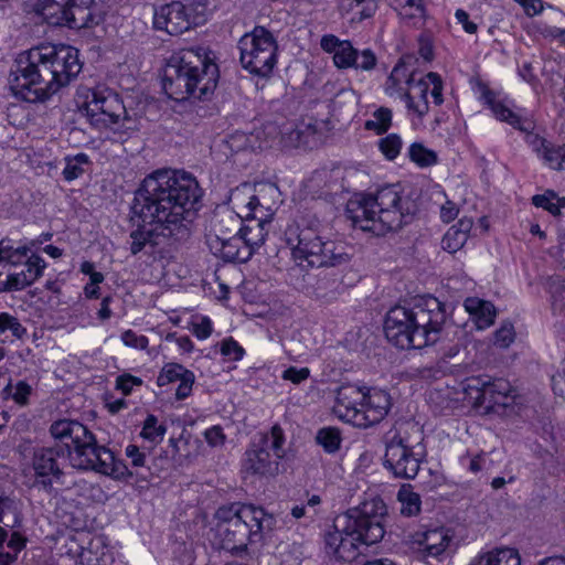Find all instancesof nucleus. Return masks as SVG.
I'll return each mask as SVG.
<instances>
[{"instance_id":"40","label":"nucleus","mask_w":565,"mask_h":565,"mask_svg":"<svg viewBox=\"0 0 565 565\" xmlns=\"http://www.w3.org/2000/svg\"><path fill=\"white\" fill-rule=\"evenodd\" d=\"M392 125V110L386 107H381L376 109L372 118L366 120L364 124V128L366 130H373L377 135L385 134Z\"/></svg>"},{"instance_id":"29","label":"nucleus","mask_w":565,"mask_h":565,"mask_svg":"<svg viewBox=\"0 0 565 565\" xmlns=\"http://www.w3.org/2000/svg\"><path fill=\"white\" fill-rule=\"evenodd\" d=\"M469 565H521V556L516 548L497 547L477 555Z\"/></svg>"},{"instance_id":"51","label":"nucleus","mask_w":565,"mask_h":565,"mask_svg":"<svg viewBox=\"0 0 565 565\" xmlns=\"http://www.w3.org/2000/svg\"><path fill=\"white\" fill-rule=\"evenodd\" d=\"M376 65V56L370 49H365L362 52L356 50V57H354V65L352 67L362 71H371Z\"/></svg>"},{"instance_id":"38","label":"nucleus","mask_w":565,"mask_h":565,"mask_svg":"<svg viewBox=\"0 0 565 565\" xmlns=\"http://www.w3.org/2000/svg\"><path fill=\"white\" fill-rule=\"evenodd\" d=\"M316 441L324 451L333 454L340 449L342 441L341 433L335 427H323L318 430Z\"/></svg>"},{"instance_id":"63","label":"nucleus","mask_w":565,"mask_h":565,"mask_svg":"<svg viewBox=\"0 0 565 565\" xmlns=\"http://www.w3.org/2000/svg\"><path fill=\"white\" fill-rule=\"evenodd\" d=\"M18 556L9 551V552H0V565H11L17 561Z\"/></svg>"},{"instance_id":"53","label":"nucleus","mask_w":565,"mask_h":565,"mask_svg":"<svg viewBox=\"0 0 565 565\" xmlns=\"http://www.w3.org/2000/svg\"><path fill=\"white\" fill-rule=\"evenodd\" d=\"M221 353L233 361H238L244 355V349L232 338L221 343Z\"/></svg>"},{"instance_id":"33","label":"nucleus","mask_w":565,"mask_h":565,"mask_svg":"<svg viewBox=\"0 0 565 565\" xmlns=\"http://www.w3.org/2000/svg\"><path fill=\"white\" fill-rule=\"evenodd\" d=\"M20 524V515L18 505L13 499L9 497H0V547L8 539L6 527H15Z\"/></svg>"},{"instance_id":"39","label":"nucleus","mask_w":565,"mask_h":565,"mask_svg":"<svg viewBox=\"0 0 565 565\" xmlns=\"http://www.w3.org/2000/svg\"><path fill=\"white\" fill-rule=\"evenodd\" d=\"M167 433L166 420L154 415H148L143 420V439L159 444L163 440Z\"/></svg>"},{"instance_id":"59","label":"nucleus","mask_w":565,"mask_h":565,"mask_svg":"<svg viewBox=\"0 0 565 565\" xmlns=\"http://www.w3.org/2000/svg\"><path fill=\"white\" fill-rule=\"evenodd\" d=\"M459 213V209L456 203L446 201L440 207V218L444 223L454 221Z\"/></svg>"},{"instance_id":"9","label":"nucleus","mask_w":565,"mask_h":565,"mask_svg":"<svg viewBox=\"0 0 565 565\" xmlns=\"http://www.w3.org/2000/svg\"><path fill=\"white\" fill-rule=\"evenodd\" d=\"M279 196L278 188L273 183H259L252 188L243 184L236 188L231 195V201L237 209H241L246 223L238 230L244 246L252 249L260 247L266 239L268 231L266 226L273 215V204Z\"/></svg>"},{"instance_id":"19","label":"nucleus","mask_w":565,"mask_h":565,"mask_svg":"<svg viewBox=\"0 0 565 565\" xmlns=\"http://www.w3.org/2000/svg\"><path fill=\"white\" fill-rule=\"evenodd\" d=\"M185 4L180 1L154 8L153 28L166 31L171 35H179L190 30V18Z\"/></svg>"},{"instance_id":"23","label":"nucleus","mask_w":565,"mask_h":565,"mask_svg":"<svg viewBox=\"0 0 565 565\" xmlns=\"http://www.w3.org/2000/svg\"><path fill=\"white\" fill-rule=\"evenodd\" d=\"M194 382V373L178 363L166 364L157 379L159 386L178 383V387L175 390V398L178 401L185 399L192 394Z\"/></svg>"},{"instance_id":"1","label":"nucleus","mask_w":565,"mask_h":565,"mask_svg":"<svg viewBox=\"0 0 565 565\" xmlns=\"http://www.w3.org/2000/svg\"><path fill=\"white\" fill-rule=\"evenodd\" d=\"M202 190L183 170L158 169L143 178V254L161 262L192 233Z\"/></svg>"},{"instance_id":"4","label":"nucleus","mask_w":565,"mask_h":565,"mask_svg":"<svg viewBox=\"0 0 565 565\" xmlns=\"http://www.w3.org/2000/svg\"><path fill=\"white\" fill-rule=\"evenodd\" d=\"M446 318L445 306L437 298L420 297L412 307L392 308L386 313L384 333L399 349H423L439 340Z\"/></svg>"},{"instance_id":"7","label":"nucleus","mask_w":565,"mask_h":565,"mask_svg":"<svg viewBox=\"0 0 565 565\" xmlns=\"http://www.w3.org/2000/svg\"><path fill=\"white\" fill-rule=\"evenodd\" d=\"M215 520L214 544L232 554L262 542L276 524L274 515L264 508L239 502L220 507Z\"/></svg>"},{"instance_id":"24","label":"nucleus","mask_w":565,"mask_h":565,"mask_svg":"<svg viewBox=\"0 0 565 565\" xmlns=\"http://www.w3.org/2000/svg\"><path fill=\"white\" fill-rule=\"evenodd\" d=\"M530 143L544 164L556 171L565 170V145H554L539 136L531 137Z\"/></svg>"},{"instance_id":"41","label":"nucleus","mask_w":565,"mask_h":565,"mask_svg":"<svg viewBox=\"0 0 565 565\" xmlns=\"http://www.w3.org/2000/svg\"><path fill=\"white\" fill-rule=\"evenodd\" d=\"M409 159L417 166L425 168L437 163V153L420 142H414L408 148Z\"/></svg>"},{"instance_id":"45","label":"nucleus","mask_w":565,"mask_h":565,"mask_svg":"<svg viewBox=\"0 0 565 565\" xmlns=\"http://www.w3.org/2000/svg\"><path fill=\"white\" fill-rule=\"evenodd\" d=\"M354 57H356V49L349 41H343L335 55H333V61L337 67L349 68L354 65Z\"/></svg>"},{"instance_id":"54","label":"nucleus","mask_w":565,"mask_h":565,"mask_svg":"<svg viewBox=\"0 0 565 565\" xmlns=\"http://www.w3.org/2000/svg\"><path fill=\"white\" fill-rule=\"evenodd\" d=\"M203 436L207 445L211 447H222L226 441V435L220 425L207 428Z\"/></svg>"},{"instance_id":"12","label":"nucleus","mask_w":565,"mask_h":565,"mask_svg":"<svg viewBox=\"0 0 565 565\" xmlns=\"http://www.w3.org/2000/svg\"><path fill=\"white\" fill-rule=\"evenodd\" d=\"M239 63L249 74L258 77H268L276 64L278 44L273 35L264 26H255L245 33L237 43Z\"/></svg>"},{"instance_id":"52","label":"nucleus","mask_w":565,"mask_h":565,"mask_svg":"<svg viewBox=\"0 0 565 565\" xmlns=\"http://www.w3.org/2000/svg\"><path fill=\"white\" fill-rule=\"evenodd\" d=\"M14 502L19 507V503L17 501H14ZM18 512H20L19 508H18ZM19 515H20V524L18 525V527L21 525V522H22L21 513H19ZM9 529L11 530V527H9ZM15 529H17V526H15ZM25 545H26V537L23 534H21L19 531H15L13 527L10 539L7 543L8 548L18 556V554L25 547Z\"/></svg>"},{"instance_id":"50","label":"nucleus","mask_w":565,"mask_h":565,"mask_svg":"<svg viewBox=\"0 0 565 565\" xmlns=\"http://www.w3.org/2000/svg\"><path fill=\"white\" fill-rule=\"evenodd\" d=\"M423 79L428 85V93H430L434 104L441 105L444 103L441 77L437 73L429 72Z\"/></svg>"},{"instance_id":"46","label":"nucleus","mask_w":565,"mask_h":565,"mask_svg":"<svg viewBox=\"0 0 565 565\" xmlns=\"http://www.w3.org/2000/svg\"><path fill=\"white\" fill-rule=\"evenodd\" d=\"M515 340V330L511 322L504 321L493 333V344L500 349L509 348Z\"/></svg>"},{"instance_id":"56","label":"nucleus","mask_w":565,"mask_h":565,"mask_svg":"<svg viewBox=\"0 0 565 565\" xmlns=\"http://www.w3.org/2000/svg\"><path fill=\"white\" fill-rule=\"evenodd\" d=\"M310 375V370L308 367L297 369L294 366L288 367L282 373V379L292 382L294 384H299L302 381L307 380Z\"/></svg>"},{"instance_id":"14","label":"nucleus","mask_w":565,"mask_h":565,"mask_svg":"<svg viewBox=\"0 0 565 565\" xmlns=\"http://www.w3.org/2000/svg\"><path fill=\"white\" fill-rule=\"evenodd\" d=\"M81 109L90 125L98 129L118 124L127 113L118 94L107 88L89 90Z\"/></svg>"},{"instance_id":"62","label":"nucleus","mask_w":565,"mask_h":565,"mask_svg":"<svg viewBox=\"0 0 565 565\" xmlns=\"http://www.w3.org/2000/svg\"><path fill=\"white\" fill-rule=\"evenodd\" d=\"M126 455L131 458L132 463L135 466L141 465V454L139 451V447L136 445H129L126 448Z\"/></svg>"},{"instance_id":"2","label":"nucleus","mask_w":565,"mask_h":565,"mask_svg":"<svg viewBox=\"0 0 565 565\" xmlns=\"http://www.w3.org/2000/svg\"><path fill=\"white\" fill-rule=\"evenodd\" d=\"M51 436L60 441L52 447L36 448L32 457L35 477L44 488L63 476L62 461L66 456L71 465L81 470H95L104 475L115 471V456L105 446H99L95 436L75 419H58L50 426Z\"/></svg>"},{"instance_id":"31","label":"nucleus","mask_w":565,"mask_h":565,"mask_svg":"<svg viewBox=\"0 0 565 565\" xmlns=\"http://www.w3.org/2000/svg\"><path fill=\"white\" fill-rule=\"evenodd\" d=\"M388 2L399 18L409 24L417 25L425 19L426 6L424 0H388Z\"/></svg>"},{"instance_id":"58","label":"nucleus","mask_w":565,"mask_h":565,"mask_svg":"<svg viewBox=\"0 0 565 565\" xmlns=\"http://www.w3.org/2000/svg\"><path fill=\"white\" fill-rule=\"evenodd\" d=\"M455 18L459 24L462 25L465 32L469 34H476L478 31V25L473 21L470 20L468 12L463 9H458L455 13Z\"/></svg>"},{"instance_id":"49","label":"nucleus","mask_w":565,"mask_h":565,"mask_svg":"<svg viewBox=\"0 0 565 565\" xmlns=\"http://www.w3.org/2000/svg\"><path fill=\"white\" fill-rule=\"evenodd\" d=\"M186 13L190 18V29L203 24L206 21L207 8L206 3L202 0H194L185 4Z\"/></svg>"},{"instance_id":"26","label":"nucleus","mask_w":565,"mask_h":565,"mask_svg":"<svg viewBox=\"0 0 565 565\" xmlns=\"http://www.w3.org/2000/svg\"><path fill=\"white\" fill-rule=\"evenodd\" d=\"M463 306L475 321L477 329L484 330L494 323L497 310L492 302L469 297L465 300Z\"/></svg>"},{"instance_id":"44","label":"nucleus","mask_w":565,"mask_h":565,"mask_svg":"<svg viewBox=\"0 0 565 565\" xmlns=\"http://www.w3.org/2000/svg\"><path fill=\"white\" fill-rule=\"evenodd\" d=\"M402 138L397 134H390L379 140V149L387 160H394L401 152Z\"/></svg>"},{"instance_id":"10","label":"nucleus","mask_w":565,"mask_h":565,"mask_svg":"<svg viewBox=\"0 0 565 565\" xmlns=\"http://www.w3.org/2000/svg\"><path fill=\"white\" fill-rule=\"evenodd\" d=\"M285 239L299 265L331 267L348 262L349 256L341 244L324 239L317 224L294 223L285 230Z\"/></svg>"},{"instance_id":"25","label":"nucleus","mask_w":565,"mask_h":565,"mask_svg":"<svg viewBox=\"0 0 565 565\" xmlns=\"http://www.w3.org/2000/svg\"><path fill=\"white\" fill-rule=\"evenodd\" d=\"M427 94L428 85L425 84L423 78H419L402 95L405 100L408 115L416 117L418 121H422L425 115L429 111Z\"/></svg>"},{"instance_id":"32","label":"nucleus","mask_w":565,"mask_h":565,"mask_svg":"<svg viewBox=\"0 0 565 565\" xmlns=\"http://www.w3.org/2000/svg\"><path fill=\"white\" fill-rule=\"evenodd\" d=\"M31 248L26 244H18L11 238H2L0 241V259L8 264L11 268L24 264Z\"/></svg>"},{"instance_id":"35","label":"nucleus","mask_w":565,"mask_h":565,"mask_svg":"<svg viewBox=\"0 0 565 565\" xmlns=\"http://www.w3.org/2000/svg\"><path fill=\"white\" fill-rule=\"evenodd\" d=\"M342 13L353 12L359 21L371 18L377 9V0H338Z\"/></svg>"},{"instance_id":"20","label":"nucleus","mask_w":565,"mask_h":565,"mask_svg":"<svg viewBox=\"0 0 565 565\" xmlns=\"http://www.w3.org/2000/svg\"><path fill=\"white\" fill-rule=\"evenodd\" d=\"M365 398L361 404L358 427H370L379 424L391 408V396L379 388L364 390Z\"/></svg>"},{"instance_id":"34","label":"nucleus","mask_w":565,"mask_h":565,"mask_svg":"<svg viewBox=\"0 0 565 565\" xmlns=\"http://www.w3.org/2000/svg\"><path fill=\"white\" fill-rule=\"evenodd\" d=\"M64 161L65 167L62 171V175L67 182L74 181L84 175L88 172L92 166L89 157L84 152H79L75 156H66Z\"/></svg>"},{"instance_id":"28","label":"nucleus","mask_w":565,"mask_h":565,"mask_svg":"<svg viewBox=\"0 0 565 565\" xmlns=\"http://www.w3.org/2000/svg\"><path fill=\"white\" fill-rule=\"evenodd\" d=\"M481 96H482V99L484 100V103L490 107L493 115L499 120L505 121L509 125H511L512 127H514L521 131H525L529 129V126H526V124H529V122L526 120L522 119L518 114L512 111L502 102L497 100L495 94L491 89L484 87L482 89Z\"/></svg>"},{"instance_id":"13","label":"nucleus","mask_w":565,"mask_h":565,"mask_svg":"<svg viewBox=\"0 0 565 565\" xmlns=\"http://www.w3.org/2000/svg\"><path fill=\"white\" fill-rule=\"evenodd\" d=\"M285 434L276 424L269 433L259 434L245 452L244 468L252 475L271 477L278 473L279 460L284 458Z\"/></svg>"},{"instance_id":"57","label":"nucleus","mask_w":565,"mask_h":565,"mask_svg":"<svg viewBox=\"0 0 565 565\" xmlns=\"http://www.w3.org/2000/svg\"><path fill=\"white\" fill-rule=\"evenodd\" d=\"M135 385H141V380L130 374H124L117 377L116 386L125 395L129 394Z\"/></svg>"},{"instance_id":"6","label":"nucleus","mask_w":565,"mask_h":565,"mask_svg":"<svg viewBox=\"0 0 565 565\" xmlns=\"http://www.w3.org/2000/svg\"><path fill=\"white\" fill-rule=\"evenodd\" d=\"M387 508L380 497H372L348 510L326 535L327 553L338 561L352 562L359 555V544L373 545L384 536L383 519Z\"/></svg>"},{"instance_id":"36","label":"nucleus","mask_w":565,"mask_h":565,"mask_svg":"<svg viewBox=\"0 0 565 565\" xmlns=\"http://www.w3.org/2000/svg\"><path fill=\"white\" fill-rule=\"evenodd\" d=\"M397 500L401 503V513L404 516H415L420 512L422 500L418 493L413 491L409 484H404L397 492Z\"/></svg>"},{"instance_id":"55","label":"nucleus","mask_w":565,"mask_h":565,"mask_svg":"<svg viewBox=\"0 0 565 565\" xmlns=\"http://www.w3.org/2000/svg\"><path fill=\"white\" fill-rule=\"evenodd\" d=\"M193 334L200 339L205 340L212 333V322L207 317H201L192 323Z\"/></svg>"},{"instance_id":"61","label":"nucleus","mask_w":565,"mask_h":565,"mask_svg":"<svg viewBox=\"0 0 565 565\" xmlns=\"http://www.w3.org/2000/svg\"><path fill=\"white\" fill-rule=\"evenodd\" d=\"M518 2L524 10L525 14L529 17H534L542 12L543 2L542 0H514Z\"/></svg>"},{"instance_id":"60","label":"nucleus","mask_w":565,"mask_h":565,"mask_svg":"<svg viewBox=\"0 0 565 565\" xmlns=\"http://www.w3.org/2000/svg\"><path fill=\"white\" fill-rule=\"evenodd\" d=\"M342 43L343 41L339 40L333 34L323 35L320 41L321 49L327 53H333V55H335V52L340 49Z\"/></svg>"},{"instance_id":"17","label":"nucleus","mask_w":565,"mask_h":565,"mask_svg":"<svg viewBox=\"0 0 565 565\" xmlns=\"http://www.w3.org/2000/svg\"><path fill=\"white\" fill-rule=\"evenodd\" d=\"M224 222L232 223L234 227H237L239 223V221L231 214L215 221L207 235V242L211 248L220 253L225 260L237 263L247 262L252 257V249L244 246L238 234L232 235V231H230L228 234L223 232L222 223Z\"/></svg>"},{"instance_id":"22","label":"nucleus","mask_w":565,"mask_h":565,"mask_svg":"<svg viewBox=\"0 0 565 565\" xmlns=\"http://www.w3.org/2000/svg\"><path fill=\"white\" fill-rule=\"evenodd\" d=\"M365 398L364 388L343 385L337 392L333 413L342 420L358 427L360 407Z\"/></svg>"},{"instance_id":"15","label":"nucleus","mask_w":565,"mask_h":565,"mask_svg":"<svg viewBox=\"0 0 565 565\" xmlns=\"http://www.w3.org/2000/svg\"><path fill=\"white\" fill-rule=\"evenodd\" d=\"M454 530L446 526L422 529L408 536L411 548L427 563L435 561L441 563L451 557L454 553Z\"/></svg>"},{"instance_id":"30","label":"nucleus","mask_w":565,"mask_h":565,"mask_svg":"<svg viewBox=\"0 0 565 565\" xmlns=\"http://www.w3.org/2000/svg\"><path fill=\"white\" fill-rule=\"evenodd\" d=\"M473 222L469 217H461L455 225L448 228L441 239V246L449 253H456L466 244Z\"/></svg>"},{"instance_id":"3","label":"nucleus","mask_w":565,"mask_h":565,"mask_svg":"<svg viewBox=\"0 0 565 565\" xmlns=\"http://www.w3.org/2000/svg\"><path fill=\"white\" fill-rule=\"evenodd\" d=\"M82 66L75 47L42 44L18 54L9 74V84L14 95L22 99L44 102L68 85Z\"/></svg>"},{"instance_id":"16","label":"nucleus","mask_w":565,"mask_h":565,"mask_svg":"<svg viewBox=\"0 0 565 565\" xmlns=\"http://www.w3.org/2000/svg\"><path fill=\"white\" fill-rule=\"evenodd\" d=\"M465 392L475 405L492 411L497 406L509 407L513 404L515 390L503 379L490 380L489 376H476L467 380Z\"/></svg>"},{"instance_id":"18","label":"nucleus","mask_w":565,"mask_h":565,"mask_svg":"<svg viewBox=\"0 0 565 565\" xmlns=\"http://www.w3.org/2000/svg\"><path fill=\"white\" fill-rule=\"evenodd\" d=\"M45 267V260L36 254H31L25 268L18 273H10L11 267L0 259V292L23 290L43 275Z\"/></svg>"},{"instance_id":"8","label":"nucleus","mask_w":565,"mask_h":565,"mask_svg":"<svg viewBox=\"0 0 565 565\" xmlns=\"http://www.w3.org/2000/svg\"><path fill=\"white\" fill-rule=\"evenodd\" d=\"M347 215L354 227L376 236L399 230L409 218L395 185H387L375 193L360 194L351 199L347 205Z\"/></svg>"},{"instance_id":"64","label":"nucleus","mask_w":565,"mask_h":565,"mask_svg":"<svg viewBox=\"0 0 565 565\" xmlns=\"http://www.w3.org/2000/svg\"><path fill=\"white\" fill-rule=\"evenodd\" d=\"M539 565H565V558L561 556L547 557Z\"/></svg>"},{"instance_id":"43","label":"nucleus","mask_w":565,"mask_h":565,"mask_svg":"<svg viewBox=\"0 0 565 565\" xmlns=\"http://www.w3.org/2000/svg\"><path fill=\"white\" fill-rule=\"evenodd\" d=\"M315 134L316 130L310 125H307L305 129L300 127L292 129L289 134H285L282 138L285 139L286 147L298 148L309 145V139Z\"/></svg>"},{"instance_id":"42","label":"nucleus","mask_w":565,"mask_h":565,"mask_svg":"<svg viewBox=\"0 0 565 565\" xmlns=\"http://www.w3.org/2000/svg\"><path fill=\"white\" fill-rule=\"evenodd\" d=\"M140 193L141 188H138L135 191L134 205L131 206V216L129 220L132 223V226L136 227L135 230H132L130 234V237L132 239L130 249L134 255L138 254L141 250V211H138L137 209L138 195Z\"/></svg>"},{"instance_id":"11","label":"nucleus","mask_w":565,"mask_h":565,"mask_svg":"<svg viewBox=\"0 0 565 565\" xmlns=\"http://www.w3.org/2000/svg\"><path fill=\"white\" fill-rule=\"evenodd\" d=\"M424 446L414 424L390 431L385 441L384 467L396 478L413 479L419 471Z\"/></svg>"},{"instance_id":"27","label":"nucleus","mask_w":565,"mask_h":565,"mask_svg":"<svg viewBox=\"0 0 565 565\" xmlns=\"http://www.w3.org/2000/svg\"><path fill=\"white\" fill-rule=\"evenodd\" d=\"M412 57H403L392 70L386 82V90L391 95L395 92H404V85L409 89L418 81L412 68Z\"/></svg>"},{"instance_id":"37","label":"nucleus","mask_w":565,"mask_h":565,"mask_svg":"<svg viewBox=\"0 0 565 565\" xmlns=\"http://www.w3.org/2000/svg\"><path fill=\"white\" fill-rule=\"evenodd\" d=\"M532 203L536 207L546 210L554 216H559L565 209V198H559L554 191H546L544 194H536L532 198Z\"/></svg>"},{"instance_id":"48","label":"nucleus","mask_w":565,"mask_h":565,"mask_svg":"<svg viewBox=\"0 0 565 565\" xmlns=\"http://www.w3.org/2000/svg\"><path fill=\"white\" fill-rule=\"evenodd\" d=\"M31 392V386L24 381H19L15 386L9 383L3 390V393L8 396H11L12 399L19 405L28 404Z\"/></svg>"},{"instance_id":"5","label":"nucleus","mask_w":565,"mask_h":565,"mask_svg":"<svg viewBox=\"0 0 565 565\" xmlns=\"http://www.w3.org/2000/svg\"><path fill=\"white\" fill-rule=\"evenodd\" d=\"M218 67L213 53L204 46L178 50L168 58L163 70L162 88L169 98L205 99L216 88Z\"/></svg>"},{"instance_id":"47","label":"nucleus","mask_w":565,"mask_h":565,"mask_svg":"<svg viewBox=\"0 0 565 565\" xmlns=\"http://www.w3.org/2000/svg\"><path fill=\"white\" fill-rule=\"evenodd\" d=\"M6 331H11L17 339H22L26 334V329L20 321L8 312L0 313V335Z\"/></svg>"},{"instance_id":"21","label":"nucleus","mask_w":565,"mask_h":565,"mask_svg":"<svg viewBox=\"0 0 565 565\" xmlns=\"http://www.w3.org/2000/svg\"><path fill=\"white\" fill-rule=\"evenodd\" d=\"M84 13V9L77 0H45L41 8L42 17L52 25H68L81 28L77 14Z\"/></svg>"}]
</instances>
